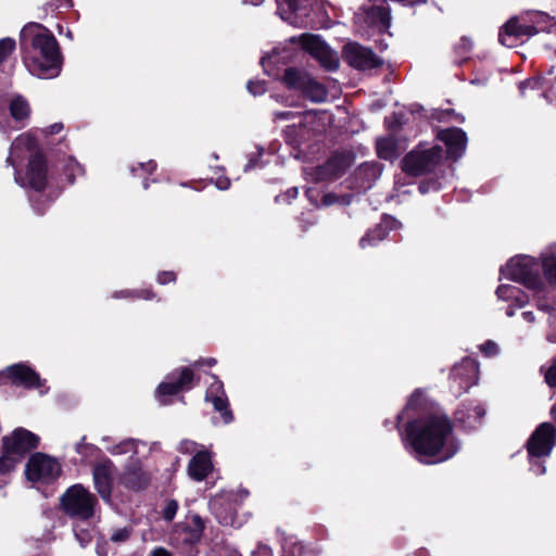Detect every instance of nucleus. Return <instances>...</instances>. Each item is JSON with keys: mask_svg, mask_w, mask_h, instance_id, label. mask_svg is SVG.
Listing matches in <instances>:
<instances>
[{"mask_svg": "<svg viewBox=\"0 0 556 556\" xmlns=\"http://www.w3.org/2000/svg\"><path fill=\"white\" fill-rule=\"evenodd\" d=\"M406 435L416 457L426 464L447 460L458 450L452 424L444 415H432L410 422Z\"/></svg>", "mask_w": 556, "mask_h": 556, "instance_id": "1", "label": "nucleus"}, {"mask_svg": "<svg viewBox=\"0 0 556 556\" xmlns=\"http://www.w3.org/2000/svg\"><path fill=\"white\" fill-rule=\"evenodd\" d=\"M22 43L27 46L24 64L39 78H53L61 71V54L54 36L38 23L27 24L21 31Z\"/></svg>", "mask_w": 556, "mask_h": 556, "instance_id": "2", "label": "nucleus"}, {"mask_svg": "<svg viewBox=\"0 0 556 556\" xmlns=\"http://www.w3.org/2000/svg\"><path fill=\"white\" fill-rule=\"evenodd\" d=\"M24 159H28V165L24 175L15 172V181L22 187H29L37 191L45 188L47 184V167L42 154L38 151L35 138L24 132L12 143L7 162L14 168Z\"/></svg>", "mask_w": 556, "mask_h": 556, "instance_id": "3", "label": "nucleus"}, {"mask_svg": "<svg viewBox=\"0 0 556 556\" xmlns=\"http://www.w3.org/2000/svg\"><path fill=\"white\" fill-rule=\"evenodd\" d=\"M548 16L542 12L528 13L520 17L510 18L500 31V42L508 48L518 45L519 41L530 38L539 31L546 29Z\"/></svg>", "mask_w": 556, "mask_h": 556, "instance_id": "4", "label": "nucleus"}, {"mask_svg": "<svg viewBox=\"0 0 556 556\" xmlns=\"http://www.w3.org/2000/svg\"><path fill=\"white\" fill-rule=\"evenodd\" d=\"M539 264L529 256L514 257L502 267L504 277L525 285L528 289L540 293L544 287L539 277Z\"/></svg>", "mask_w": 556, "mask_h": 556, "instance_id": "5", "label": "nucleus"}, {"mask_svg": "<svg viewBox=\"0 0 556 556\" xmlns=\"http://www.w3.org/2000/svg\"><path fill=\"white\" fill-rule=\"evenodd\" d=\"M179 451L182 454L193 455L188 464V475L194 481H203L212 473L213 454L203 445L198 444L191 440H182L179 444Z\"/></svg>", "mask_w": 556, "mask_h": 556, "instance_id": "6", "label": "nucleus"}, {"mask_svg": "<svg viewBox=\"0 0 556 556\" xmlns=\"http://www.w3.org/2000/svg\"><path fill=\"white\" fill-rule=\"evenodd\" d=\"M97 498L80 484L71 486L62 496V506L65 513L83 520L93 516Z\"/></svg>", "mask_w": 556, "mask_h": 556, "instance_id": "7", "label": "nucleus"}, {"mask_svg": "<svg viewBox=\"0 0 556 556\" xmlns=\"http://www.w3.org/2000/svg\"><path fill=\"white\" fill-rule=\"evenodd\" d=\"M61 471L60 463L42 453L31 455L26 464V477L34 483H51L60 477Z\"/></svg>", "mask_w": 556, "mask_h": 556, "instance_id": "8", "label": "nucleus"}, {"mask_svg": "<svg viewBox=\"0 0 556 556\" xmlns=\"http://www.w3.org/2000/svg\"><path fill=\"white\" fill-rule=\"evenodd\" d=\"M442 156V149L438 146L428 150H415L409 152L402 161L405 173L419 176L429 170Z\"/></svg>", "mask_w": 556, "mask_h": 556, "instance_id": "9", "label": "nucleus"}, {"mask_svg": "<svg viewBox=\"0 0 556 556\" xmlns=\"http://www.w3.org/2000/svg\"><path fill=\"white\" fill-rule=\"evenodd\" d=\"M302 48L312 54L321 66L328 71H333L339 66V59L324 41L314 35H302L299 38Z\"/></svg>", "mask_w": 556, "mask_h": 556, "instance_id": "10", "label": "nucleus"}, {"mask_svg": "<svg viewBox=\"0 0 556 556\" xmlns=\"http://www.w3.org/2000/svg\"><path fill=\"white\" fill-rule=\"evenodd\" d=\"M555 442V428L549 422L541 424L527 443L530 457H546L551 454Z\"/></svg>", "mask_w": 556, "mask_h": 556, "instance_id": "11", "label": "nucleus"}, {"mask_svg": "<svg viewBox=\"0 0 556 556\" xmlns=\"http://www.w3.org/2000/svg\"><path fill=\"white\" fill-rule=\"evenodd\" d=\"M193 371L188 367H182L180 370L173 371L167 377V380L162 382L156 390V395L161 404H167L164 396L174 395L180 391L191 389Z\"/></svg>", "mask_w": 556, "mask_h": 556, "instance_id": "12", "label": "nucleus"}, {"mask_svg": "<svg viewBox=\"0 0 556 556\" xmlns=\"http://www.w3.org/2000/svg\"><path fill=\"white\" fill-rule=\"evenodd\" d=\"M479 367L478 363L472 358H464L456 365L451 374L452 389L455 394L467 391L478 380Z\"/></svg>", "mask_w": 556, "mask_h": 556, "instance_id": "13", "label": "nucleus"}, {"mask_svg": "<svg viewBox=\"0 0 556 556\" xmlns=\"http://www.w3.org/2000/svg\"><path fill=\"white\" fill-rule=\"evenodd\" d=\"M369 2L370 5L367 9L356 13L355 22L358 24L364 20L369 26L380 31L386 30L390 25V11L386 7V0H369Z\"/></svg>", "mask_w": 556, "mask_h": 556, "instance_id": "14", "label": "nucleus"}, {"mask_svg": "<svg viewBox=\"0 0 556 556\" xmlns=\"http://www.w3.org/2000/svg\"><path fill=\"white\" fill-rule=\"evenodd\" d=\"M38 444L39 438L24 428H17L11 433V435L3 438V445L5 448H10L22 459L26 453L36 448Z\"/></svg>", "mask_w": 556, "mask_h": 556, "instance_id": "15", "label": "nucleus"}, {"mask_svg": "<svg viewBox=\"0 0 556 556\" xmlns=\"http://www.w3.org/2000/svg\"><path fill=\"white\" fill-rule=\"evenodd\" d=\"M343 54L348 63L358 70L374 68L379 64L378 59L371 50L356 42L346 43L343 49Z\"/></svg>", "mask_w": 556, "mask_h": 556, "instance_id": "16", "label": "nucleus"}, {"mask_svg": "<svg viewBox=\"0 0 556 556\" xmlns=\"http://www.w3.org/2000/svg\"><path fill=\"white\" fill-rule=\"evenodd\" d=\"M114 464L110 459L99 462L93 468V481L103 500H110L113 488Z\"/></svg>", "mask_w": 556, "mask_h": 556, "instance_id": "17", "label": "nucleus"}, {"mask_svg": "<svg viewBox=\"0 0 556 556\" xmlns=\"http://www.w3.org/2000/svg\"><path fill=\"white\" fill-rule=\"evenodd\" d=\"M10 115L15 124H20L27 119L30 113L29 104L21 96L14 97L9 105ZM0 127L3 131H10L18 127V125H12L10 121H5L4 112L0 110Z\"/></svg>", "mask_w": 556, "mask_h": 556, "instance_id": "18", "label": "nucleus"}, {"mask_svg": "<svg viewBox=\"0 0 556 556\" xmlns=\"http://www.w3.org/2000/svg\"><path fill=\"white\" fill-rule=\"evenodd\" d=\"M438 139L445 143L447 154L452 159L462 156L466 149L467 137L459 128L442 129L438 132Z\"/></svg>", "mask_w": 556, "mask_h": 556, "instance_id": "19", "label": "nucleus"}, {"mask_svg": "<svg viewBox=\"0 0 556 556\" xmlns=\"http://www.w3.org/2000/svg\"><path fill=\"white\" fill-rule=\"evenodd\" d=\"M5 372L13 383L26 388H39L41 386L39 375L25 364L10 366Z\"/></svg>", "mask_w": 556, "mask_h": 556, "instance_id": "20", "label": "nucleus"}, {"mask_svg": "<svg viewBox=\"0 0 556 556\" xmlns=\"http://www.w3.org/2000/svg\"><path fill=\"white\" fill-rule=\"evenodd\" d=\"M206 401L212 402L215 410L219 412L224 424L232 420V414L228 409V402L225 396L223 383L219 380L214 381L206 391Z\"/></svg>", "mask_w": 556, "mask_h": 556, "instance_id": "21", "label": "nucleus"}, {"mask_svg": "<svg viewBox=\"0 0 556 556\" xmlns=\"http://www.w3.org/2000/svg\"><path fill=\"white\" fill-rule=\"evenodd\" d=\"M210 508L222 525L235 526V506L229 495L215 496L210 502Z\"/></svg>", "mask_w": 556, "mask_h": 556, "instance_id": "22", "label": "nucleus"}, {"mask_svg": "<svg viewBox=\"0 0 556 556\" xmlns=\"http://www.w3.org/2000/svg\"><path fill=\"white\" fill-rule=\"evenodd\" d=\"M244 3H250L253 5H258L263 2V0H242ZM299 0H276L277 2V12L280 17L294 26H301L302 20L299 15Z\"/></svg>", "mask_w": 556, "mask_h": 556, "instance_id": "23", "label": "nucleus"}, {"mask_svg": "<svg viewBox=\"0 0 556 556\" xmlns=\"http://www.w3.org/2000/svg\"><path fill=\"white\" fill-rule=\"evenodd\" d=\"M150 482V476L140 467H128L121 476L118 483L134 491L146 488Z\"/></svg>", "mask_w": 556, "mask_h": 556, "instance_id": "24", "label": "nucleus"}, {"mask_svg": "<svg viewBox=\"0 0 556 556\" xmlns=\"http://www.w3.org/2000/svg\"><path fill=\"white\" fill-rule=\"evenodd\" d=\"M485 410L480 404L472 407L462 406L455 412V419L466 428H475L484 416Z\"/></svg>", "mask_w": 556, "mask_h": 556, "instance_id": "25", "label": "nucleus"}, {"mask_svg": "<svg viewBox=\"0 0 556 556\" xmlns=\"http://www.w3.org/2000/svg\"><path fill=\"white\" fill-rule=\"evenodd\" d=\"M376 146L380 159L392 161L400 154L397 141L391 136L378 139Z\"/></svg>", "mask_w": 556, "mask_h": 556, "instance_id": "26", "label": "nucleus"}, {"mask_svg": "<svg viewBox=\"0 0 556 556\" xmlns=\"http://www.w3.org/2000/svg\"><path fill=\"white\" fill-rule=\"evenodd\" d=\"M300 91L314 102H321L327 98V90L325 87L314 80L311 76L307 77Z\"/></svg>", "mask_w": 556, "mask_h": 556, "instance_id": "27", "label": "nucleus"}, {"mask_svg": "<svg viewBox=\"0 0 556 556\" xmlns=\"http://www.w3.org/2000/svg\"><path fill=\"white\" fill-rule=\"evenodd\" d=\"M496 294L498 299L516 302L519 307L528 301L527 296L516 286L502 285L497 288Z\"/></svg>", "mask_w": 556, "mask_h": 556, "instance_id": "28", "label": "nucleus"}, {"mask_svg": "<svg viewBox=\"0 0 556 556\" xmlns=\"http://www.w3.org/2000/svg\"><path fill=\"white\" fill-rule=\"evenodd\" d=\"M308 76L295 68H288L283 74L282 81L290 89L301 90Z\"/></svg>", "mask_w": 556, "mask_h": 556, "instance_id": "29", "label": "nucleus"}, {"mask_svg": "<svg viewBox=\"0 0 556 556\" xmlns=\"http://www.w3.org/2000/svg\"><path fill=\"white\" fill-rule=\"evenodd\" d=\"M320 117L314 112H305L299 123L301 137H304L308 131H320L321 125L319 124Z\"/></svg>", "mask_w": 556, "mask_h": 556, "instance_id": "30", "label": "nucleus"}, {"mask_svg": "<svg viewBox=\"0 0 556 556\" xmlns=\"http://www.w3.org/2000/svg\"><path fill=\"white\" fill-rule=\"evenodd\" d=\"M387 227L383 224L377 225L374 229L368 231L359 241V245L362 248H366L368 245H375L379 241L383 240L387 236Z\"/></svg>", "mask_w": 556, "mask_h": 556, "instance_id": "31", "label": "nucleus"}, {"mask_svg": "<svg viewBox=\"0 0 556 556\" xmlns=\"http://www.w3.org/2000/svg\"><path fill=\"white\" fill-rule=\"evenodd\" d=\"M22 460L20 456H17L10 448H5L3 445V453L0 457V472L7 473L15 468V466Z\"/></svg>", "mask_w": 556, "mask_h": 556, "instance_id": "32", "label": "nucleus"}, {"mask_svg": "<svg viewBox=\"0 0 556 556\" xmlns=\"http://www.w3.org/2000/svg\"><path fill=\"white\" fill-rule=\"evenodd\" d=\"M108 451L112 455H124V454H136L138 451V444L135 440H124L118 444L113 445L112 447H108Z\"/></svg>", "mask_w": 556, "mask_h": 556, "instance_id": "33", "label": "nucleus"}, {"mask_svg": "<svg viewBox=\"0 0 556 556\" xmlns=\"http://www.w3.org/2000/svg\"><path fill=\"white\" fill-rule=\"evenodd\" d=\"M62 169L67 177L70 184L74 182L76 176L83 174V167L72 157L63 161Z\"/></svg>", "mask_w": 556, "mask_h": 556, "instance_id": "34", "label": "nucleus"}, {"mask_svg": "<svg viewBox=\"0 0 556 556\" xmlns=\"http://www.w3.org/2000/svg\"><path fill=\"white\" fill-rule=\"evenodd\" d=\"M544 374L545 382L551 388H556V357L552 358L545 366L541 368Z\"/></svg>", "mask_w": 556, "mask_h": 556, "instance_id": "35", "label": "nucleus"}, {"mask_svg": "<svg viewBox=\"0 0 556 556\" xmlns=\"http://www.w3.org/2000/svg\"><path fill=\"white\" fill-rule=\"evenodd\" d=\"M16 48L15 40L3 38L0 40V65L13 53Z\"/></svg>", "mask_w": 556, "mask_h": 556, "instance_id": "36", "label": "nucleus"}, {"mask_svg": "<svg viewBox=\"0 0 556 556\" xmlns=\"http://www.w3.org/2000/svg\"><path fill=\"white\" fill-rule=\"evenodd\" d=\"M283 556H315V554L301 543H294L283 547Z\"/></svg>", "mask_w": 556, "mask_h": 556, "instance_id": "37", "label": "nucleus"}, {"mask_svg": "<svg viewBox=\"0 0 556 556\" xmlns=\"http://www.w3.org/2000/svg\"><path fill=\"white\" fill-rule=\"evenodd\" d=\"M545 277L553 283H556V257L549 256L544 258L542 264Z\"/></svg>", "mask_w": 556, "mask_h": 556, "instance_id": "38", "label": "nucleus"}, {"mask_svg": "<svg viewBox=\"0 0 556 556\" xmlns=\"http://www.w3.org/2000/svg\"><path fill=\"white\" fill-rule=\"evenodd\" d=\"M178 509V504L176 501H168L163 509V517L166 520L174 519Z\"/></svg>", "mask_w": 556, "mask_h": 556, "instance_id": "39", "label": "nucleus"}, {"mask_svg": "<svg viewBox=\"0 0 556 556\" xmlns=\"http://www.w3.org/2000/svg\"><path fill=\"white\" fill-rule=\"evenodd\" d=\"M480 351L485 356H494L498 353L500 349L498 345L493 341H486L484 344L480 346Z\"/></svg>", "mask_w": 556, "mask_h": 556, "instance_id": "40", "label": "nucleus"}, {"mask_svg": "<svg viewBox=\"0 0 556 556\" xmlns=\"http://www.w3.org/2000/svg\"><path fill=\"white\" fill-rule=\"evenodd\" d=\"M248 90L253 96L262 94L266 91L265 85L262 81H249L248 83Z\"/></svg>", "mask_w": 556, "mask_h": 556, "instance_id": "41", "label": "nucleus"}, {"mask_svg": "<svg viewBox=\"0 0 556 556\" xmlns=\"http://www.w3.org/2000/svg\"><path fill=\"white\" fill-rule=\"evenodd\" d=\"M130 535V530L127 528L117 529L113 532L111 540L113 542H124Z\"/></svg>", "mask_w": 556, "mask_h": 556, "instance_id": "42", "label": "nucleus"}, {"mask_svg": "<svg viewBox=\"0 0 556 556\" xmlns=\"http://www.w3.org/2000/svg\"><path fill=\"white\" fill-rule=\"evenodd\" d=\"M551 330L548 331L546 338L549 342L556 343V315H552L548 319Z\"/></svg>", "mask_w": 556, "mask_h": 556, "instance_id": "43", "label": "nucleus"}, {"mask_svg": "<svg viewBox=\"0 0 556 556\" xmlns=\"http://www.w3.org/2000/svg\"><path fill=\"white\" fill-rule=\"evenodd\" d=\"M252 556H273L271 549L265 544H258Z\"/></svg>", "mask_w": 556, "mask_h": 556, "instance_id": "44", "label": "nucleus"}, {"mask_svg": "<svg viewBox=\"0 0 556 556\" xmlns=\"http://www.w3.org/2000/svg\"><path fill=\"white\" fill-rule=\"evenodd\" d=\"M176 278L175 274L173 271H164V273H161L159 276H157V281L161 283V285H165L167 282H170V281H174Z\"/></svg>", "mask_w": 556, "mask_h": 556, "instance_id": "45", "label": "nucleus"}, {"mask_svg": "<svg viewBox=\"0 0 556 556\" xmlns=\"http://www.w3.org/2000/svg\"><path fill=\"white\" fill-rule=\"evenodd\" d=\"M62 129H63V125L61 123H55V124L49 126L48 128L43 129L42 131L46 135H52V134L60 132Z\"/></svg>", "mask_w": 556, "mask_h": 556, "instance_id": "46", "label": "nucleus"}, {"mask_svg": "<svg viewBox=\"0 0 556 556\" xmlns=\"http://www.w3.org/2000/svg\"><path fill=\"white\" fill-rule=\"evenodd\" d=\"M290 118H294V114L292 112H277L274 114V119L277 121V119H290Z\"/></svg>", "mask_w": 556, "mask_h": 556, "instance_id": "47", "label": "nucleus"}, {"mask_svg": "<svg viewBox=\"0 0 556 556\" xmlns=\"http://www.w3.org/2000/svg\"><path fill=\"white\" fill-rule=\"evenodd\" d=\"M295 131V125L293 126H289L287 129H286V136L287 138L291 141V142H298V140L295 138L292 137V134Z\"/></svg>", "mask_w": 556, "mask_h": 556, "instance_id": "48", "label": "nucleus"}, {"mask_svg": "<svg viewBox=\"0 0 556 556\" xmlns=\"http://www.w3.org/2000/svg\"><path fill=\"white\" fill-rule=\"evenodd\" d=\"M521 316H522L523 320L529 324L535 321V316L532 312H523Z\"/></svg>", "mask_w": 556, "mask_h": 556, "instance_id": "49", "label": "nucleus"}, {"mask_svg": "<svg viewBox=\"0 0 556 556\" xmlns=\"http://www.w3.org/2000/svg\"><path fill=\"white\" fill-rule=\"evenodd\" d=\"M152 556H172L165 548H155L152 552Z\"/></svg>", "mask_w": 556, "mask_h": 556, "instance_id": "50", "label": "nucleus"}, {"mask_svg": "<svg viewBox=\"0 0 556 556\" xmlns=\"http://www.w3.org/2000/svg\"><path fill=\"white\" fill-rule=\"evenodd\" d=\"M420 396H421V394H420V393L415 392V393L412 395V397H410V400H409V402H408V404H407V408L414 407V406H415V404H416V402H417V400H418Z\"/></svg>", "mask_w": 556, "mask_h": 556, "instance_id": "51", "label": "nucleus"}, {"mask_svg": "<svg viewBox=\"0 0 556 556\" xmlns=\"http://www.w3.org/2000/svg\"><path fill=\"white\" fill-rule=\"evenodd\" d=\"M140 166L148 172H153L156 168V164L153 161H149L147 164H140Z\"/></svg>", "mask_w": 556, "mask_h": 556, "instance_id": "52", "label": "nucleus"}, {"mask_svg": "<svg viewBox=\"0 0 556 556\" xmlns=\"http://www.w3.org/2000/svg\"><path fill=\"white\" fill-rule=\"evenodd\" d=\"M531 469H532V470L534 471V473H536V475H543V473L545 472V467H544L543 465H541V464H539L538 466H532V468H531Z\"/></svg>", "mask_w": 556, "mask_h": 556, "instance_id": "53", "label": "nucleus"}, {"mask_svg": "<svg viewBox=\"0 0 556 556\" xmlns=\"http://www.w3.org/2000/svg\"><path fill=\"white\" fill-rule=\"evenodd\" d=\"M536 85L535 80H528L520 84V89L522 90L525 87L533 88Z\"/></svg>", "mask_w": 556, "mask_h": 556, "instance_id": "54", "label": "nucleus"}, {"mask_svg": "<svg viewBox=\"0 0 556 556\" xmlns=\"http://www.w3.org/2000/svg\"><path fill=\"white\" fill-rule=\"evenodd\" d=\"M76 536L83 545L87 544L90 541L88 534H84V535L76 534Z\"/></svg>", "mask_w": 556, "mask_h": 556, "instance_id": "55", "label": "nucleus"}, {"mask_svg": "<svg viewBox=\"0 0 556 556\" xmlns=\"http://www.w3.org/2000/svg\"><path fill=\"white\" fill-rule=\"evenodd\" d=\"M228 186H229V182H228L227 180H225V181H218V184H217V187H218L219 189H227V188H228Z\"/></svg>", "mask_w": 556, "mask_h": 556, "instance_id": "56", "label": "nucleus"}, {"mask_svg": "<svg viewBox=\"0 0 556 556\" xmlns=\"http://www.w3.org/2000/svg\"><path fill=\"white\" fill-rule=\"evenodd\" d=\"M463 47H464L465 52H467L470 49L471 43L468 40H464Z\"/></svg>", "mask_w": 556, "mask_h": 556, "instance_id": "57", "label": "nucleus"}, {"mask_svg": "<svg viewBox=\"0 0 556 556\" xmlns=\"http://www.w3.org/2000/svg\"><path fill=\"white\" fill-rule=\"evenodd\" d=\"M330 198H331L330 194L325 195V198H324L325 204H331L332 203V200Z\"/></svg>", "mask_w": 556, "mask_h": 556, "instance_id": "58", "label": "nucleus"}, {"mask_svg": "<svg viewBox=\"0 0 556 556\" xmlns=\"http://www.w3.org/2000/svg\"><path fill=\"white\" fill-rule=\"evenodd\" d=\"M216 361L214 358H208L205 361V364L208 365V366H213L215 365Z\"/></svg>", "mask_w": 556, "mask_h": 556, "instance_id": "59", "label": "nucleus"}, {"mask_svg": "<svg viewBox=\"0 0 556 556\" xmlns=\"http://www.w3.org/2000/svg\"><path fill=\"white\" fill-rule=\"evenodd\" d=\"M538 307H539V309H541V311H545V309H547V308H548L546 305H544V304H543V303H541L540 301L538 302Z\"/></svg>", "mask_w": 556, "mask_h": 556, "instance_id": "60", "label": "nucleus"}, {"mask_svg": "<svg viewBox=\"0 0 556 556\" xmlns=\"http://www.w3.org/2000/svg\"><path fill=\"white\" fill-rule=\"evenodd\" d=\"M291 192H292V197L295 198L296 194H298V190L296 189H292Z\"/></svg>", "mask_w": 556, "mask_h": 556, "instance_id": "61", "label": "nucleus"}, {"mask_svg": "<svg viewBox=\"0 0 556 556\" xmlns=\"http://www.w3.org/2000/svg\"><path fill=\"white\" fill-rule=\"evenodd\" d=\"M513 314H514V313H513V311H511V309H508V311H507V315H508V316H513Z\"/></svg>", "mask_w": 556, "mask_h": 556, "instance_id": "62", "label": "nucleus"}, {"mask_svg": "<svg viewBox=\"0 0 556 556\" xmlns=\"http://www.w3.org/2000/svg\"><path fill=\"white\" fill-rule=\"evenodd\" d=\"M392 222H393L392 219H388V220H386L384 223L389 225V224H390V223H392Z\"/></svg>", "mask_w": 556, "mask_h": 556, "instance_id": "63", "label": "nucleus"}, {"mask_svg": "<svg viewBox=\"0 0 556 556\" xmlns=\"http://www.w3.org/2000/svg\"><path fill=\"white\" fill-rule=\"evenodd\" d=\"M419 190H420L421 192H425V190H424L422 186H420V187H419Z\"/></svg>", "mask_w": 556, "mask_h": 556, "instance_id": "64", "label": "nucleus"}]
</instances>
